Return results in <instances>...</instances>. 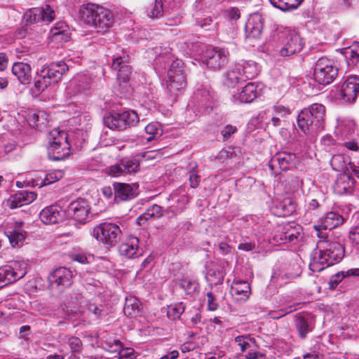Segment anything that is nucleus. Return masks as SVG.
<instances>
[{
    "instance_id": "1",
    "label": "nucleus",
    "mask_w": 359,
    "mask_h": 359,
    "mask_svg": "<svg viewBox=\"0 0 359 359\" xmlns=\"http://www.w3.org/2000/svg\"><path fill=\"white\" fill-rule=\"evenodd\" d=\"M318 252L313 255L309 268L313 272H320L325 268L340 262L344 256V249L340 243V239L333 241L332 236L327 238H319Z\"/></svg>"
},
{
    "instance_id": "2",
    "label": "nucleus",
    "mask_w": 359,
    "mask_h": 359,
    "mask_svg": "<svg viewBox=\"0 0 359 359\" xmlns=\"http://www.w3.org/2000/svg\"><path fill=\"white\" fill-rule=\"evenodd\" d=\"M318 252L313 255L309 268L313 272H320L325 268L340 262L344 256V249L340 243V239L333 241L332 236L327 238H319Z\"/></svg>"
},
{
    "instance_id": "3",
    "label": "nucleus",
    "mask_w": 359,
    "mask_h": 359,
    "mask_svg": "<svg viewBox=\"0 0 359 359\" xmlns=\"http://www.w3.org/2000/svg\"><path fill=\"white\" fill-rule=\"evenodd\" d=\"M79 14L83 22L93 27L97 32H106L114 22V15L110 10L94 4L83 5Z\"/></svg>"
},
{
    "instance_id": "4",
    "label": "nucleus",
    "mask_w": 359,
    "mask_h": 359,
    "mask_svg": "<svg viewBox=\"0 0 359 359\" xmlns=\"http://www.w3.org/2000/svg\"><path fill=\"white\" fill-rule=\"evenodd\" d=\"M325 115V107L322 104H313L298 114L297 126L304 134H316L324 127Z\"/></svg>"
},
{
    "instance_id": "5",
    "label": "nucleus",
    "mask_w": 359,
    "mask_h": 359,
    "mask_svg": "<svg viewBox=\"0 0 359 359\" xmlns=\"http://www.w3.org/2000/svg\"><path fill=\"white\" fill-rule=\"evenodd\" d=\"M68 69L67 65L63 61L53 62L43 67L36 78L35 90L41 93L50 85L57 83Z\"/></svg>"
},
{
    "instance_id": "6",
    "label": "nucleus",
    "mask_w": 359,
    "mask_h": 359,
    "mask_svg": "<svg viewBox=\"0 0 359 359\" xmlns=\"http://www.w3.org/2000/svg\"><path fill=\"white\" fill-rule=\"evenodd\" d=\"M130 57L128 54L123 52L121 55L114 56L111 68L117 72V82L120 94L124 95L129 92L130 79L133 72L130 66Z\"/></svg>"
},
{
    "instance_id": "7",
    "label": "nucleus",
    "mask_w": 359,
    "mask_h": 359,
    "mask_svg": "<svg viewBox=\"0 0 359 359\" xmlns=\"http://www.w3.org/2000/svg\"><path fill=\"white\" fill-rule=\"evenodd\" d=\"M167 88L172 95L183 89L187 84L184 73V63L179 59L169 57L168 61Z\"/></svg>"
},
{
    "instance_id": "8",
    "label": "nucleus",
    "mask_w": 359,
    "mask_h": 359,
    "mask_svg": "<svg viewBox=\"0 0 359 359\" xmlns=\"http://www.w3.org/2000/svg\"><path fill=\"white\" fill-rule=\"evenodd\" d=\"M147 15L150 18H159L165 16L167 18L165 24L172 26L181 22L180 17V6L174 3L173 6L169 3V7L167 8L162 0H155L154 2L147 9Z\"/></svg>"
},
{
    "instance_id": "9",
    "label": "nucleus",
    "mask_w": 359,
    "mask_h": 359,
    "mask_svg": "<svg viewBox=\"0 0 359 359\" xmlns=\"http://www.w3.org/2000/svg\"><path fill=\"white\" fill-rule=\"evenodd\" d=\"M118 225L111 222H103L94 227L92 236L100 243L108 247L115 246L121 237Z\"/></svg>"
},
{
    "instance_id": "10",
    "label": "nucleus",
    "mask_w": 359,
    "mask_h": 359,
    "mask_svg": "<svg viewBox=\"0 0 359 359\" xmlns=\"http://www.w3.org/2000/svg\"><path fill=\"white\" fill-rule=\"evenodd\" d=\"M338 74V68L334 62L325 57L319 58L313 69L314 81L320 85H328Z\"/></svg>"
},
{
    "instance_id": "11",
    "label": "nucleus",
    "mask_w": 359,
    "mask_h": 359,
    "mask_svg": "<svg viewBox=\"0 0 359 359\" xmlns=\"http://www.w3.org/2000/svg\"><path fill=\"white\" fill-rule=\"evenodd\" d=\"M359 92V76H348L339 88L332 90V97L341 104L355 102Z\"/></svg>"
},
{
    "instance_id": "12",
    "label": "nucleus",
    "mask_w": 359,
    "mask_h": 359,
    "mask_svg": "<svg viewBox=\"0 0 359 359\" xmlns=\"http://www.w3.org/2000/svg\"><path fill=\"white\" fill-rule=\"evenodd\" d=\"M344 222L341 215L337 212H327L320 221L318 224L313 226L316 235L319 238H327L330 236L332 229L341 225Z\"/></svg>"
},
{
    "instance_id": "13",
    "label": "nucleus",
    "mask_w": 359,
    "mask_h": 359,
    "mask_svg": "<svg viewBox=\"0 0 359 359\" xmlns=\"http://www.w3.org/2000/svg\"><path fill=\"white\" fill-rule=\"evenodd\" d=\"M229 61V52L224 48H208L203 56V63L209 68L219 70Z\"/></svg>"
},
{
    "instance_id": "14",
    "label": "nucleus",
    "mask_w": 359,
    "mask_h": 359,
    "mask_svg": "<svg viewBox=\"0 0 359 359\" xmlns=\"http://www.w3.org/2000/svg\"><path fill=\"white\" fill-rule=\"evenodd\" d=\"M55 18V11L49 6L44 7L32 8L24 14V19L26 25H33L39 23H46L52 22Z\"/></svg>"
},
{
    "instance_id": "15",
    "label": "nucleus",
    "mask_w": 359,
    "mask_h": 359,
    "mask_svg": "<svg viewBox=\"0 0 359 359\" xmlns=\"http://www.w3.org/2000/svg\"><path fill=\"white\" fill-rule=\"evenodd\" d=\"M90 205L86 199L79 198L68 205L66 210L69 217L79 224H86L89 218Z\"/></svg>"
},
{
    "instance_id": "16",
    "label": "nucleus",
    "mask_w": 359,
    "mask_h": 359,
    "mask_svg": "<svg viewBox=\"0 0 359 359\" xmlns=\"http://www.w3.org/2000/svg\"><path fill=\"white\" fill-rule=\"evenodd\" d=\"M140 166L138 156L126 158L120 161L118 163L108 168L107 173L109 176L117 177L133 174L137 172Z\"/></svg>"
},
{
    "instance_id": "17",
    "label": "nucleus",
    "mask_w": 359,
    "mask_h": 359,
    "mask_svg": "<svg viewBox=\"0 0 359 359\" xmlns=\"http://www.w3.org/2000/svg\"><path fill=\"white\" fill-rule=\"evenodd\" d=\"M296 155L292 152L278 151L275 154L269 162V168L276 173L278 170L286 171L294 167Z\"/></svg>"
},
{
    "instance_id": "18",
    "label": "nucleus",
    "mask_w": 359,
    "mask_h": 359,
    "mask_svg": "<svg viewBox=\"0 0 359 359\" xmlns=\"http://www.w3.org/2000/svg\"><path fill=\"white\" fill-rule=\"evenodd\" d=\"M22 265L24 264L13 262L10 265L0 268V280L4 286L15 282L25 276L27 272L25 268L22 267Z\"/></svg>"
},
{
    "instance_id": "19",
    "label": "nucleus",
    "mask_w": 359,
    "mask_h": 359,
    "mask_svg": "<svg viewBox=\"0 0 359 359\" xmlns=\"http://www.w3.org/2000/svg\"><path fill=\"white\" fill-rule=\"evenodd\" d=\"M189 197L180 191L172 192L169 198L170 205L165 209V214L168 217H175L181 214L187 208Z\"/></svg>"
},
{
    "instance_id": "20",
    "label": "nucleus",
    "mask_w": 359,
    "mask_h": 359,
    "mask_svg": "<svg viewBox=\"0 0 359 359\" xmlns=\"http://www.w3.org/2000/svg\"><path fill=\"white\" fill-rule=\"evenodd\" d=\"M304 43L300 35L296 32H290L283 41V46L280 50L281 56L287 57L299 52Z\"/></svg>"
},
{
    "instance_id": "21",
    "label": "nucleus",
    "mask_w": 359,
    "mask_h": 359,
    "mask_svg": "<svg viewBox=\"0 0 359 359\" xmlns=\"http://www.w3.org/2000/svg\"><path fill=\"white\" fill-rule=\"evenodd\" d=\"M261 95L260 85L250 82L240 92L233 95V101L238 103H250Z\"/></svg>"
},
{
    "instance_id": "22",
    "label": "nucleus",
    "mask_w": 359,
    "mask_h": 359,
    "mask_svg": "<svg viewBox=\"0 0 359 359\" xmlns=\"http://www.w3.org/2000/svg\"><path fill=\"white\" fill-rule=\"evenodd\" d=\"M264 19L259 13L250 15L245 27L247 38L258 39L262 32Z\"/></svg>"
},
{
    "instance_id": "23",
    "label": "nucleus",
    "mask_w": 359,
    "mask_h": 359,
    "mask_svg": "<svg viewBox=\"0 0 359 359\" xmlns=\"http://www.w3.org/2000/svg\"><path fill=\"white\" fill-rule=\"evenodd\" d=\"M294 325L300 339H304L313 329V325L309 315L297 313L294 316Z\"/></svg>"
},
{
    "instance_id": "24",
    "label": "nucleus",
    "mask_w": 359,
    "mask_h": 359,
    "mask_svg": "<svg viewBox=\"0 0 359 359\" xmlns=\"http://www.w3.org/2000/svg\"><path fill=\"white\" fill-rule=\"evenodd\" d=\"M36 194L27 190L20 191L10 196L8 200V205L11 209L29 204L36 198Z\"/></svg>"
},
{
    "instance_id": "25",
    "label": "nucleus",
    "mask_w": 359,
    "mask_h": 359,
    "mask_svg": "<svg viewBox=\"0 0 359 359\" xmlns=\"http://www.w3.org/2000/svg\"><path fill=\"white\" fill-rule=\"evenodd\" d=\"M72 271L65 267H60L53 271L49 277V282L51 285L70 286L72 283Z\"/></svg>"
},
{
    "instance_id": "26",
    "label": "nucleus",
    "mask_w": 359,
    "mask_h": 359,
    "mask_svg": "<svg viewBox=\"0 0 359 359\" xmlns=\"http://www.w3.org/2000/svg\"><path fill=\"white\" fill-rule=\"evenodd\" d=\"M90 78L86 75L75 77L69 83L68 93L72 96L88 93L90 88Z\"/></svg>"
},
{
    "instance_id": "27",
    "label": "nucleus",
    "mask_w": 359,
    "mask_h": 359,
    "mask_svg": "<svg viewBox=\"0 0 359 359\" xmlns=\"http://www.w3.org/2000/svg\"><path fill=\"white\" fill-rule=\"evenodd\" d=\"M114 198L116 200L128 201L137 195V187L126 183L115 182L113 184Z\"/></svg>"
},
{
    "instance_id": "28",
    "label": "nucleus",
    "mask_w": 359,
    "mask_h": 359,
    "mask_svg": "<svg viewBox=\"0 0 359 359\" xmlns=\"http://www.w3.org/2000/svg\"><path fill=\"white\" fill-rule=\"evenodd\" d=\"M240 63L235 64L224 74V84L229 87H233L240 82L245 81L241 73Z\"/></svg>"
},
{
    "instance_id": "29",
    "label": "nucleus",
    "mask_w": 359,
    "mask_h": 359,
    "mask_svg": "<svg viewBox=\"0 0 359 359\" xmlns=\"http://www.w3.org/2000/svg\"><path fill=\"white\" fill-rule=\"evenodd\" d=\"M40 219L46 224H53L62 219L59 208L50 205L43 209L40 212Z\"/></svg>"
},
{
    "instance_id": "30",
    "label": "nucleus",
    "mask_w": 359,
    "mask_h": 359,
    "mask_svg": "<svg viewBox=\"0 0 359 359\" xmlns=\"http://www.w3.org/2000/svg\"><path fill=\"white\" fill-rule=\"evenodd\" d=\"M69 143H67V146L65 147V144H59L54 142L50 144L48 147L50 158L55 161L64 160L69 156Z\"/></svg>"
},
{
    "instance_id": "31",
    "label": "nucleus",
    "mask_w": 359,
    "mask_h": 359,
    "mask_svg": "<svg viewBox=\"0 0 359 359\" xmlns=\"http://www.w3.org/2000/svg\"><path fill=\"white\" fill-rule=\"evenodd\" d=\"M13 74L22 84H27L31 80V67L25 62H15L12 67Z\"/></svg>"
},
{
    "instance_id": "32",
    "label": "nucleus",
    "mask_w": 359,
    "mask_h": 359,
    "mask_svg": "<svg viewBox=\"0 0 359 359\" xmlns=\"http://www.w3.org/2000/svg\"><path fill=\"white\" fill-rule=\"evenodd\" d=\"M355 180L348 175H341L336 180L334 191L337 194L342 195L349 192L353 187Z\"/></svg>"
},
{
    "instance_id": "33",
    "label": "nucleus",
    "mask_w": 359,
    "mask_h": 359,
    "mask_svg": "<svg viewBox=\"0 0 359 359\" xmlns=\"http://www.w3.org/2000/svg\"><path fill=\"white\" fill-rule=\"evenodd\" d=\"M139 239L137 237H131L119 246V252L122 256L128 258L135 257L139 252Z\"/></svg>"
},
{
    "instance_id": "34",
    "label": "nucleus",
    "mask_w": 359,
    "mask_h": 359,
    "mask_svg": "<svg viewBox=\"0 0 359 359\" xmlns=\"http://www.w3.org/2000/svg\"><path fill=\"white\" fill-rule=\"evenodd\" d=\"M104 123L109 128L122 130L126 129L121 112L112 113L104 118Z\"/></svg>"
},
{
    "instance_id": "35",
    "label": "nucleus",
    "mask_w": 359,
    "mask_h": 359,
    "mask_svg": "<svg viewBox=\"0 0 359 359\" xmlns=\"http://www.w3.org/2000/svg\"><path fill=\"white\" fill-rule=\"evenodd\" d=\"M240 65L245 81L255 78L259 74L260 69L254 61H245L243 63H240Z\"/></svg>"
},
{
    "instance_id": "36",
    "label": "nucleus",
    "mask_w": 359,
    "mask_h": 359,
    "mask_svg": "<svg viewBox=\"0 0 359 359\" xmlns=\"http://www.w3.org/2000/svg\"><path fill=\"white\" fill-rule=\"evenodd\" d=\"M161 216H162L161 206L154 204L148 208L144 212L140 215L137 219V222L138 224L142 225L149 219L152 217L159 218Z\"/></svg>"
},
{
    "instance_id": "37",
    "label": "nucleus",
    "mask_w": 359,
    "mask_h": 359,
    "mask_svg": "<svg viewBox=\"0 0 359 359\" xmlns=\"http://www.w3.org/2000/svg\"><path fill=\"white\" fill-rule=\"evenodd\" d=\"M346 276H359V269H351L346 272H338L332 276L328 282L330 289L334 290Z\"/></svg>"
},
{
    "instance_id": "38",
    "label": "nucleus",
    "mask_w": 359,
    "mask_h": 359,
    "mask_svg": "<svg viewBox=\"0 0 359 359\" xmlns=\"http://www.w3.org/2000/svg\"><path fill=\"white\" fill-rule=\"evenodd\" d=\"M140 306V302L137 298L134 297H126L123 312L128 317L136 316L139 313Z\"/></svg>"
},
{
    "instance_id": "39",
    "label": "nucleus",
    "mask_w": 359,
    "mask_h": 359,
    "mask_svg": "<svg viewBox=\"0 0 359 359\" xmlns=\"http://www.w3.org/2000/svg\"><path fill=\"white\" fill-rule=\"evenodd\" d=\"M304 0H270L271 4L276 8L283 11L296 9Z\"/></svg>"
},
{
    "instance_id": "40",
    "label": "nucleus",
    "mask_w": 359,
    "mask_h": 359,
    "mask_svg": "<svg viewBox=\"0 0 359 359\" xmlns=\"http://www.w3.org/2000/svg\"><path fill=\"white\" fill-rule=\"evenodd\" d=\"M344 55L348 65H356L359 62V42L345 49Z\"/></svg>"
},
{
    "instance_id": "41",
    "label": "nucleus",
    "mask_w": 359,
    "mask_h": 359,
    "mask_svg": "<svg viewBox=\"0 0 359 359\" xmlns=\"http://www.w3.org/2000/svg\"><path fill=\"white\" fill-rule=\"evenodd\" d=\"M145 132L149 135L147 137V142L161 137L163 134V129L161 125L158 122H152L147 125L144 128Z\"/></svg>"
},
{
    "instance_id": "42",
    "label": "nucleus",
    "mask_w": 359,
    "mask_h": 359,
    "mask_svg": "<svg viewBox=\"0 0 359 359\" xmlns=\"http://www.w3.org/2000/svg\"><path fill=\"white\" fill-rule=\"evenodd\" d=\"M49 144L55 142L59 144H65L67 146L68 142L67 134L64 130H60L57 128L53 129L49 133L48 135Z\"/></svg>"
},
{
    "instance_id": "43",
    "label": "nucleus",
    "mask_w": 359,
    "mask_h": 359,
    "mask_svg": "<svg viewBox=\"0 0 359 359\" xmlns=\"http://www.w3.org/2000/svg\"><path fill=\"white\" fill-rule=\"evenodd\" d=\"M185 311V306L182 302H178L170 305L168 307V317L172 320L179 319Z\"/></svg>"
},
{
    "instance_id": "44",
    "label": "nucleus",
    "mask_w": 359,
    "mask_h": 359,
    "mask_svg": "<svg viewBox=\"0 0 359 359\" xmlns=\"http://www.w3.org/2000/svg\"><path fill=\"white\" fill-rule=\"evenodd\" d=\"M6 233L11 244L13 247L18 245V243L22 241L25 238V232L18 229L14 230H8Z\"/></svg>"
},
{
    "instance_id": "45",
    "label": "nucleus",
    "mask_w": 359,
    "mask_h": 359,
    "mask_svg": "<svg viewBox=\"0 0 359 359\" xmlns=\"http://www.w3.org/2000/svg\"><path fill=\"white\" fill-rule=\"evenodd\" d=\"M180 284L187 294H194L198 292V283L196 280L184 278Z\"/></svg>"
},
{
    "instance_id": "46",
    "label": "nucleus",
    "mask_w": 359,
    "mask_h": 359,
    "mask_svg": "<svg viewBox=\"0 0 359 359\" xmlns=\"http://www.w3.org/2000/svg\"><path fill=\"white\" fill-rule=\"evenodd\" d=\"M121 113L126 128L135 126L140 121L137 114L133 110L125 111Z\"/></svg>"
},
{
    "instance_id": "47",
    "label": "nucleus",
    "mask_w": 359,
    "mask_h": 359,
    "mask_svg": "<svg viewBox=\"0 0 359 359\" xmlns=\"http://www.w3.org/2000/svg\"><path fill=\"white\" fill-rule=\"evenodd\" d=\"M224 273L219 269H210L207 273L206 278L212 284L222 283L224 280Z\"/></svg>"
},
{
    "instance_id": "48",
    "label": "nucleus",
    "mask_w": 359,
    "mask_h": 359,
    "mask_svg": "<svg viewBox=\"0 0 359 359\" xmlns=\"http://www.w3.org/2000/svg\"><path fill=\"white\" fill-rule=\"evenodd\" d=\"M62 311L65 313V318L70 320H84L83 311L76 309H72L67 306L62 309Z\"/></svg>"
},
{
    "instance_id": "49",
    "label": "nucleus",
    "mask_w": 359,
    "mask_h": 359,
    "mask_svg": "<svg viewBox=\"0 0 359 359\" xmlns=\"http://www.w3.org/2000/svg\"><path fill=\"white\" fill-rule=\"evenodd\" d=\"M62 172L60 170L49 172L46 175L45 177L39 184L40 187H44L53 184L62 177Z\"/></svg>"
},
{
    "instance_id": "50",
    "label": "nucleus",
    "mask_w": 359,
    "mask_h": 359,
    "mask_svg": "<svg viewBox=\"0 0 359 359\" xmlns=\"http://www.w3.org/2000/svg\"><path fill=\"white\" fill-rule=\"evenodd\" d=\"M330 165L333 170L340 171L346 168L344 157L340 154L333 155L330 160Z\"/></svg>"
},
{
    "instance_id": "51",
    "label": "nucleus",
    "mask_w": 359,
    "mask_h": 359,
    "mask_svg": "<svg viewBox=\"0 0 359 359\" xmlns=\"http://www.w3.org/2000/svg\"><path fill=\"white\" fill-rule=\"evenodd\" d=\"M250 285L245 281H241L236 283V287L233 289L236 294H243V299L246 300L250 294Z\"/></svg>"
},
{
    "instance_id": "52",
    "label": "nucleus",
    "mask_w": 359,
    "mask_h": 359,
    "mask_svg": "<svg viewBox=\"0 0 359 359\" xmlns=\"http://www.w3.org/2000/svg\"><path fill=\"white\" fill-rule=\"evenodd\" d=\"M235 341L243 352L250 347V343H255V339L248 336L241 335L235 338Z\"/></svg>"
},
{
    "instance_id": "53",
    "label": "nucleus",
    "mask_w": 359,
    "mask_h": 359,
    "mask_svg": "<svg viewBox=\"0 0 359 359\" xmlns=\"http://www.w3.org/2000/svg\"><path fill=\"white\" fill-rule=\"evenodd\" d=\"M206 297L208 309L212 311H216L219 307L216 296L212 292H209L206 294Z\"/></svg>"
},
{
    "instance_id": "54",
    "label": "nucleus",
    "mask_w": 359,
    "mask_h": 359,
    "mask_svg": "<svg viewBox=\"0 0 359 359\" xmlns=\"http://www.w3.org/2000/svg\"><path fill=\"white\" fill-rule=\"evenodd\" d=\"M197 165H195L190 171L189 182L191 188H196L199 185L200 176L196 173Z\"/></svg>"
},
{
    "instance_id": "55",
    "label": "nucleus",
    "mask_w": 359,
    "mask_h": 359,
    "mask_svg": "<svg viewBox=\"0 0 359 359\" xmlns=\"http://www.w3.org/2000/svg\"><path fill=\"white\" fill-rule=\"evenodd\" d=\"M226 17L232 24H233V22L240 18V11L237 8H231L226 11Z\"/></svg>"
},
{
    "instance_id": "56",
    "label": "nucleus",
    "mask_w": 359,
    "mask_h": 359,
    "mask_svg": "<svg viewBox=\"0 0 359 359\" xmlns=\"http://www.w3.org/2000/svg\"><path fill=\"white\" fill-rule=\"evenodd\" d=\"M334 144L335 140L330 135H325L320 140V145L325 150H330Z\"/></svg>"
},
{
    "instance_id": "57",
    "label": "nucleus",
    "mask_w": 359,
    "mask_h": 359,
    "mask_svg": "<svg viewBox=\"0 0 359 359\" xmlns=\"http://www.w3.org/2000/svg\"><path fill=\"white\" fill-rule=\"evenodd\" d=\"M237 131V128L231 125H226L222 130L221 133L223 137V140H228L232 135Z\"/></svg>"
},
{
    "instance_id": "58",
    "label": "nucleus",
    "mask_w": 359,
    "mask_h": 359,
    "mask_svg": "<svg viewBox=\"0 0 359 359\" xmlns=\"http://www.w3.org/2000/svg\"><path fill=\"white\" fill-rule=\"evenodd\" d=\"M67 343L74 352L79 351L82 344L81 339L76 337H69Z\"/></svg>"
},
{
    "instance_id": "59",
    "label": "nucleus",
    "mask_w": 359,
    "mask_h": 359,
    "mask_svg": "<svg viewBox=\"0 0 359 359\" xmlns=\"http://www.w3.org/2000/svg\"><path fill=\"white\" fill-rule=\"evenodd\" d=\"M87 310L88 313L93 315L95 318H98L102 316V309L101 306H97L93 304L87 305Z\"/></svg>"
},
{
    "instance_id": "60",
    "label": "nucleus",
    "mask_w": 359,
    "mask_h": 359,
    "mask_svg": "<svg viewBox=\"0 0 359 359\" xmlns=\"http://www.w3.org/2000/svg\"><path fill=\"white\" fill-rule=\"evenodd\" d=\"M349 238L355 245H359V226H354L350 230Z\"/></svg>"
},
{
    "instance_id": "61",
    "label": "nucleus",
    "mask_w": 359,
    "mask_h": 359,
    "mask_svg": "<svg viewBox=\"0 0 359 359\" xmlns=\"http://www.w3.org/2000/svg\"><path fill=\"white\" fill-rule=\"evenodd\" d=\"M40 114L41 112H39V114H34L29 118L28 122L30 126L36 128L39 127V126L40 125ZM41 116H43V114H41Z\"/></svg>"
},
{
    "instance_id": "62",
    "label": "nucleus",
    "mask_w": 359,
    "mask_h": 359,
    "mask_svg": "<svg viewBox=\"0 0 359 359\" xmlns=\"http://www.w3.org/2000/svg\"><path fill=\"white\" fill-rule=\"evenodd\" d=\"M8 65V57L5 53H0V71L5 70Z\"/></svg>"
},
{
    "instance_id": "63",
    "label": "nucleus",
    "mask_w": 359,
    "mask_h": 359,
    "mask_svg": "<svg viewBox=\"0 0 359 359\" xmlns=\"http://www.w3.org/2000/svg\"><path fill=\"white\" fill-rule=\"evenodd\" d=\"M155 151H147L141 152L135 156H138L139 160L140 161V158H145L146 160H150L155 158Z\"/></svg>"
},
{
    "instance_id": "64",
    "label": "nucleus",
    "mask_w": 359,
    "mask_h": 359,
    "mask_svg": "<svg viewBox=\"0 0 359 359\" xmlns=\"http://www.w3.org/2000/svg\"><path fill=\"white\" fill-rule=\"evenodd\" d=\"M238 248L241 250L248 252V251L253 250L255 248V243H252L250 242V243H241L238 245Z\"/></svg>"
}]
</instances>
